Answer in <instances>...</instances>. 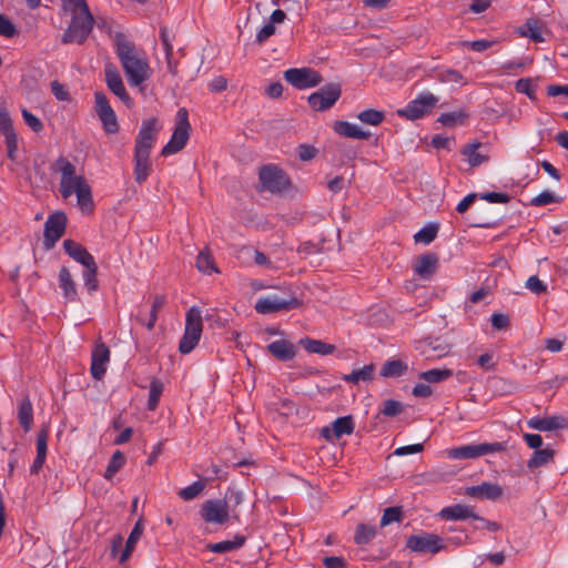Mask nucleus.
I'll return each instance as SVG.
<instances>
[{"label":"nucleus","mask_w":568,"mask_h":568,"mask_svg":"<svg viewBox=\"0 0 568 568\" xmlns=\"http://www.w3.org/2000/svg\"><path fill=\"white\" fill-rule=\"evenodd\" d=\"M116 54L131 85L138 87L149 79V63L141 57L134 43L123 33L115 34Z\"/></svg>","instance_id":"f257e3e1"},{"label":"nucleus","mask_w":568,"mask_h":568,"mask_svg":"<svg viewBox=\"0 0 568 568\" xmlns=\"http://www.w3.org/2000/svg\"><path fill=\"white\" fill-rule=\"evenodd\" d=\"M52 170L61 174L59 191L63 199L70 197L74 191L88 183L83 175L77 174L75 166L64 156L54 161Z\"/></svg>","instance_id":"f03ea898"},{"label":"nucleus","mask_w":568,"mask_h":568,"mask_svg":"<svg viewBox=\"0 0 568 568\" xmlns=\"http://www.w3.org/2000/svg\"><path fill=\"white\" fill-rule=\"evenodd\" d=\"M202 327L201 310L193 306L186 313L185 331L179 344L180 353L189 354L195 348L201 338Z\"/></svg>","instance_id":"7ed1b4c3"},{"label":"nucleus","mask_w":568,"mask_h":568,"mask_svg":"<svg viewBox=\"0 0 568 568\" xmlns=\"http://www.w3.org/2000/svg\"><path fill=\"white\" fill-rule=\"evenodd\" d=\"M191 124L189 113L185 108L179 109L176 113V123L170 141L163 146L161 154L163 156L180 152L187 143L190 138Z\"/></svg>","instance_id":"20e7f679"},{"label":"nucleus","mask_w":568,"mask_h":568,"mask_svg":"<svg viewBox=\"0 0 568 568\" xmlns=\"http://www.w3.org/2000/svg\"><path fill=\"white\" fill-rule=\"evenodd\" d=\"M93 24L94 19L91 13L72 16L69 27L62 36V42L84 43L93 29Z\"/></svg>","instance_id":"39448f33"},{"label":"nucleus","mask_w":568,"mask_h":568,"mask_svg":"<svg viewBox=\"0 0 568 568\" xmlns=\"http://www.w3.org/2000/svg\"><path fill=\"white\" fill-rule=\"evenodd\" d=\"M504 450H506V443H483L450 448L447 450V456L452 459H474Z\"/></svg>","instance_id":"423d86ee"},{"label":"nucleus","mask_w":568,"mask_h":568,"mask_svg":"<svg viewBox=\"0 0 568 568\" xmlns=\"http://www.w3.org/2000/svg\"><path fill=\"white\" fill-rule=\"evenodd\" d=\"M258 181L262 189L271 193H281L288 189L291 184L286 173L273 164H267L260 169Z\"/></svg>","instance_id":"0eeeda50"},{"label":"nucleus","mask_w":568,"mask_h":568,"mask_svg":"<svg viewBox=\"0 0 568 568\" xmlns=\"http://www.w3.org/2000/svg\"><path fill=\"white\" fill-rule=\"evenodd\" d=\"M302 305L303 302L292 294H288L287 297L267 295L257 300L255 311L260 314H272L281 311L298 308Z\"/></svg>","instance_id":"6e6552de"},{"label":"nucleus","mask_w":568,"mask_h":568,"mask_svg":"<svg viewBox=\"0 0 568 568\" xmlns=\"http://www.w3.org/2000/svg\"><path fill=\"white\" fill-rule=\"evenodd\" d=\"M406 547L413 552L418 554H438L446 549V545L443 539L430 532H422L418 535H410L406 539Z\"/></svg>","instance_id":"1a4fd4ad"},{"label":"nucleus","mask_w":568,"mask_h":568,"mask_svg":"<svg viewBox=\"0 0 568 568\" xmlns=\"http://www.w3.org/2000/svg\"><path fill=\"white\" fill-rule=\"evenodd\" d=\"M342 87L339 83H328L318 91L313 92L307 101L315 111H326L331 109L341 98Z\"/></svg>","instance_id":"9d476101"},{"label":"nucleus","mask_w":568,"mask_h":568,"mask_svg":"<svg viewBox=\"0 0 568 568\" xmlns=\"http://www.w3.org/2000/svg\"><path fill=\"white\" fill-rule=\"evenodd\" d=\"M284 79L295 89L305 90L322 83V75L311 68H292L284 72Z\"/></svg>","instance_id":"9b49d317"},{"label":"nucleus","mask_w":568,"mask_h":568,"mask_svg":"<svg viewBox=\"0 0 568 568\" xmlns=\"http://www.w3.org/2000/svg\"><path fill=\"white\" fill-rule=\"evenodd\" d=\"M160 130L161 125L156 118L144 120L136 135L134 153L150 155L154 140Z\"/></svg>","instance_id":"f8f14e48"},{"label":"nucleus","mask_w":568,"mask_h":568,"mask_svg":"<svg viewBox=\"0 0 568 568\" xmlns=\"http://www.w3.org/2000/svg\"><path fill=\"white\" fill-rule=\"evenodd\" d=\"M200 515L206 524L215 525H225L232 518L227 501L222 499L205 500L201 506Z\"/></svg>","instance_id":"ddd939ff"},{"label":"nucleus","mask_w":568,"mask_h":568,"mask_svg":"<svg viewBox=\"0 0 568 568\" xmlns=\"http://www.w3.org/2000/svg\"><path fill=\"white\" fill-rule=\"evenodd\" d=\"M437 101L438 98L433 93H423L415 100L410 101L405 109L398 110L397 113L398 115L405 116L409 120L420 119L430 113Z\"/></svg>","instance_id":"4468645a"},{"label":"nucleus","mask_w":568,"mask_h":568,"mask_svg":"<svg viewBox=\"0 0 568 568\" xmlns=\"http://www.w3.org/2000/svg\"><path fill=\"white\" fill-rule=\"evenodd\" d=\"M67 225V215L63 212L51 214L44 223V245L47 248L53 247L64 234Z\"/></svg>","instance_id":"2eb2a0df"},{"label":"nucleus","mask_w":568,"mask_h":568,"mask_svg":"<svg viewBox=\"0 0 568 568\" xmlns=\"http://www.w3.org/2000/svg\"><path fill=\"white\" fill-rule=\"evenodd\" d=\"M110 362V349L109 347L100 342L95 345L91 355V367L90 372L94 379L100 381L106 372V365Z\"/></svg>","instance_id":"dca6fc26"},{"label":"nucleus","mask_w":568,"mask_h":568,"mask_svg":"<svg viewBox=\"0 0 568 568\" xmlns=\"http://www.w3.org/2000/svg\"><path fill=\"white\" fill-rule=\"evenodd\" d=\"M355 428L354 419L351 415L336 418L331 427H324L321 435L327 440L338 439L344 435L353 434Z\"/></svg>","instance_id":"f3484780"},{"label":"nucleus","mask_w":568,"mask_h":568,"mask_svg":"<svg viewBox=\"0 0 568 568\" xmlns=\"http://www.w3.org/2000/svg\"><path fill=\"white\" fill-rule=\"evenodd\" d=\"M528 426L539 432H551L568 427V418L562 415L549 417H532L527 422Z\"/></svg>","instance_id":"a211bd4d"},{"label":"nucleus","mask_w":568,"mask_h":568,"mask_svg":"<svg viewBox=\"0 0 568 568\" xmlns=\"http://www.w3.org/2000/svg\"><path fill=\"white\" fill-rule=\"evenodd\" d=\"M438 256L435 253H426L416 257L413 268L423 280L430 278L437 270Z\"/></svg>","instance_id":"6ab92c4d"},{"label":"nucleus","mask_w":568,"mask_h":568,"mask_svg":"<svg viewBox=\"0 0 568 568\" xmlns=\"http://www.w3.org/2000/svg\"><path fill=\"white\" fill-rule=\"evenodd\" d=\"M466 495L473 498L497 500L503 496V488L498 484L481 483L466 488Z\"/></svg>","instance_id":"aec40b11"},{"label":"nucleus","mask_w":568,"mask_h":568,"mask_svg":"<svg viewBox=\"0 0 568 568\" xmlns=\"http://www.w3.org/2000/svg\"><path fill=\"white\" fill-rule=\"evenodd\" d=\"M105 81L108 88L119 97L126 105H130L131 98L129 97L120 73L112 65L105 68Z\"/></svg>","instance_id":"412c9836"},{"label":"nucleus","mask_w":568,"mask_h":568,"mask_svg":"<svg viewBox=\"0 0 568 568\" xmlns=\"http://www.w3.org/2000/svg\"><path fill=\"white\" fill-rule=\"evenodd\" d=\"M63 248L70 257L82 264L84 267L90 266L91 264L94 265L95 263L93 255L84 246L73 240H64Z\"/></svg>","instance_id":"4be33fe9"},{"label":"nucleus","mask_w":568,"mask_h":568,"mask_svg":"<svg viewBox=\"0 0 568 568\" xmlns=\"http://www.w3.org/2000/svg\"><path fill=\"white\" fill-rule=\"evenodd\" d=\"M268 353L281 362H287L295 357L296 347L287 339H277L267 345Z\"/></svg>","instance_id":"5701e85b"},{"label":"nucleus","mask_w":568,"mask_h":568,"mask_svg":"<svg viewBox=\"0 0 568 568\" xmlns=\"http://www.w3.org/2000/svg\"><path fill=\"white\" fill-rule=\"evenodd\" d=\"M175 39V34L169 30L166 27L160 28V40L162 42L165 60L168 64L169 71L175 75L178 73V64L173 61V40Z\"/></svg>","instance_id":"b1692460"},{"label":"nucleus","mask_w":568,"mask_h":568,"mask_svg":"<svg viewBox=\"0 0 568 568\" xmlns=\"http://www.w3.org/2000/svg\"><path fill=\"white\" fill-rule=\"evenodd\" d=\"M59 286L63 296L69 302L78 301L77 284L67 266H62L59 272Z\"/></svg>","instance_id":"393cba45"},{"label":"nucleus","mask_w":568,"mask_h":568,"mask_svg":"<svg viewBox=\"0 0 568 568\" xmlns=\"http://www.w3.org/2000/svg\"><path fill=\"white\" fill-rule=\"evenodd\" d=\"M481 146L483 144L480 142H470L465 144L460 150L462 155L465 156L471 168L479 166L489 160L488 154L478 151Z\"/></svg>","instance_id":"a878e982"},{"label":"nucleus","mask_w":568,"mask_h":568,"mask_svg":"<svg viewBox=\"0 0 568 568\" xmlns=\"http://www.w3.org/2000/svg\"><path fill=\"white\" fill-rule=\"evenodd\" d=\"M439 516L445 520H464L467 518H478L473 509L466 505L457 504L445 507L439 511Z\"/></svg>","instance_id":"bb28decb"},{"label":"nucleus","mask_w":568,"mask_h":568,"mask_svg":"<svg viewBox=\"0 0 568 568\" xmlns=\"http://www.w3.org/2000/svg\"><path fill=\"white\" fill-rule=\"evenodd\" d=\"M333 129L338 135L344 138L367 140L371 136L369 132L347 121H335Z\"/></svg>","instance_id":"cd10ccee"},{"label":"nucleus","mask_w":568,"mask_h":568,"mask_svg":"<svg viewBox=\"0 0 568 568\" xmlns=\"http://www.w3.org/2000/svg\"><path fill=\"white\" fill-rule=\"evenodd\" d=\"M151 171L150 155L134 153L133 174L135 182L142 184L149 178Z\"/></svg>","instance_id":"c85d7f7f"},{"label":"nucleus","mask_w":568,"mask_h":568,"mask_svg":"<svg viewBox=\"0 0 568 568\" xmlns=\"http://www.w3.org/2000/svg\"><path fill=\"white\" fill-rule=\"evenodd\" d=\"M300 344L304 347L305 351L313 354L320 355H329L333 354L336 349L335 345L327 344L320 339H313L310 337L302 338Z\"/></svg>","instance_id":"c756f323"},{"label":"nucleus","mask_w":568,"mask_h":568,"mask_svg":"<svg viewBox=\"0 0 568 568\" xmlns=\"http://www.w3.org/2000/svg\"><path fill=\"white\" fill-rule=\"evenodd\" d=\"M18 419L22 429L28 433L33 424V407L28 396L24 397L19 405Z\"/></svg>","instance_id":"7c9ffc66"},{"label":"nucleus","mask_w":568,"mask_h":568,"mask_svg":"<svg viewBox=\"0 0 568 568\" xmlns=\"http://www.w3.org/2000/svg\"><path fill=\"white\" fill-rule=\"evenodd\" d=\"M245 540L246 538L244 536L236 535L232 540L209 544L206 548L212 552L223 554L240 549L244 546Z\"/></svg>","instance_id":"2f4dec72"},{"label":"nucleus","mask_w":568,"mask_h":568,"mask_svg":"<svg viewBox=\"0 0 568 568\" xmlns=\"http://www.w3.org/2000/svg\"><path fill=\"white\" fill-rule=\"evenodd\" d=\"M143 532V525H142V520L139 519L133 529L131 530L128 539H126V542H125V547L120 556V562H124L129 559V557L131 556L138 540L140 539L141 535Z\"/></svg>","instance_id":"473e14b6"},{"label":"nucleus","mask_w":568,"mask_h":568,"mask_svg":"<svg viewBox=\"0 0 568 568\" xmlns=\"http://www.w3.org/2000/svg\"><path fill=\"white\" fill-rule=\"evenodd\" d=\"M556 452L551 448L535 450L531 458L527 462V467L532 470L545 466L555 459Z\"/></svg>","instance_id":"72a5a7b5"},{"label":"nucleus","mask_w":568,"mask_h":568,"mask_svg":"<svg viewBox=\"0 0 568 568\" xmlns=\"http://www.w3.org/2000/svg\"><path fill=\"white\" fill-rule=\"evenodd\" d=\"M78 200V205L83 213H89L93 211L94 202L92 197V190L89 183H85L83 186L79 187L74 191Z\"/></svg>","instance_id":"f704fd0d"},{"label":"nucleus","mask_w":568,"mask_h":568,"mask_svg":"<svg viewBox=\"0 0 568 568\" xmlns=\"http://www.w3.org/2000/svg\"><path fill=\"white\" fill-rule=\"evenodd\" d=\"M520 32L524 37L531 39L534 42L545 41L542 37L541 23L535 19H528L521 27Z\"/></svg>","instance_id":"c9c22d12"},{"label":"nucleus","mask_w":568,"mask_h":568,"mask_svg":"<svg viewBox=\"0 0 568 568\" xmlns=\"http://www.w3.org/2000/svg\"><path fill=\"white\" fill-rule=\"evenodd\" d=\"M407 364L400 359H392L384 363L381 368L383 377H399L407 372Z\"/></svg>","instance_id":"e433bc0d"},{"label":"nucleus","mask_w":568,"mask_h":568,"mask_svg":"<svg viewBox=\"0 0 568 568\" xmlns=\"http://www.w3.org/2000/svg\"><path fill=\"white\" fill-rule=\"evenodd\" d=\"M377 530L375 526L358 524L356 526L354 541L359 545H366L376 537Z\"/></svg>","instance_id":"4c0bfd02"},{"label":"nucleus","mask_w":568,"mask_h":568,"mask_svg":"<svg viewBox=\"0 0 568 568\" xmlns=\"http://www.w3.org/2000/svg\"><path fill=\"white\" fill-rule=\"evenodd\" d=\"M164 385L163 383L158 378H152L150 383V392H149V398H148V409L149 410H155L159 406L160 397L163 393Z\"/></svg>","instance_id":"58836bf2"},{"label":"nucleus","mask_w":568,"mask_h":568,"mask_svg":"<svg viewBox=\"0 0 568 568\" xmlns=\"http://www.w3.org/2000/svg\"><path fill=\"white\" fill-rule=\"evenodd\" d=\"M125 456L122 452L115 450L108 464L104 473V478L111 480L114 475L124 466Z\"/></svg>","instance_id":"ea45409f"},{"label":"nucleus","mask_w":568,"mask_h":568,"mask_svg":"<svg viewBox=\"0 0 568 568\" xmlns=\"http://www.w3.org/2000/svg\"><path fill=\"white\" fill-rule=\"evenodd\" d=\"M223 500L227 501L229 514L232 516L233 519H235L239 523L240 515L235 511V508L242 504L243 494L239 490L227 489Z\"/></svg>","instance_id":"a19ab883"},{"label":"nucleus","mask_w":568,"mask_h":568,"mask_svg":"<svg viewBox=\"0 0 568 568\" xmlns=\"http://www.w3.org/2000/svg\"><path fill=\"white\" fill-rule=\"evenodd\" d=\"M196 267L200 272L210 274L212 272H219L214 258L212 257L209 250H203L199 253L196 258Z\"/></svg>","instance_id":"79ce46f5"},{"label":"nucleus","mask_w":568,"mask_h":568,"mask_svg":"<svg viewBox=\"0 0 568 568\" xmlns=\"http://www.w3.org/2000/svg\"><path fill=\"white\" fill-rule=\"evenodd\" d=\"M374 366L366 365L363 368L353 371L351 374L344 375L343 379L348 383L357 384L361 381L367 382L373 378Z\"/></svg>","instance_id":"37998d69"},{"label":"nucleus","mask_w":568,"mask_h":568,"mask_svg":"<svg viewBox=\"0 0 568 568\" xmlns=\"http://www.w3.org/2000/svg\"><path fill=\"white\" fill-rule=\"evenodd\" d=\"M357 119L365 124L377 126L384 119L385 114L383 111L376 109H367L357 114Z\"/></svg>","instance_id":"c03bdc74"},{"label":"nucleus","mask_w":568,"mask_h":568,"mask_svg":"<svg viewBox=\"0 0 568 568\" xmlns=\"http://www.w3.org/2000/svg\"><path fill=\"white\" fill-rule=\"evenodd\" d=\"M419 378L425 379L428 383H439L443 381H446L447 378L453 376V371L448 368L444 369H430L426 372H422L419 375Z\"/></svg>","instance_id":"a18cd8bd"},{"label":"nucleus","mask_w":568,"mask_h":568,"mask_svg":"<svg viewBox=\"0 0 568 568\" xmlns=\"http://www.w3.org/2000/svg\"><path fill=\"white\" fill-rule=\"evenodd\" d=\"M98 274V265L94 263V265L87 266L83 271L82 277L84 282L85 288L89 291V293H93L99 287V282L97 278Z\"/></svg>","instance_id":"49530a36"},{"label":"nucleus","mask_w":568,"mask_h":568,"mask_svg":"<svg viewBox=\"0 0 568 568\" xmlns=\"http://www.w3.org/2000/svg\"><path fill=\"white\" fill-rule=\"evenodd\" d=\"M437 233H438V225L429 224V225L423 227L420 231H418L414 235V240L416 243L429 244L436 239Z\"/></svg>","instance_id":"de8ad7c7"},{"label":"nucleus","mask_w":568,"mask_h":568,"mask_svg":"<svg viewBox=\"0 0 568 568\" xmlns=\"http://www.w3.org/2000/svg\"><path fill=\"white\" fill-rule=\"evenodd\" d=\"M205 488V483L202 480L194 481L192 485L182 488L178 495L181 499L189 501L196 498Z\"/></svg>","instance_id":"09e8293b"},{"label":"nucleus","mask_w":568,"mask_h":568,"mask_svg":"<svg viewBox=\"0 0 568 568\" xmlns=\"http://www.w3.org/2000/svg\"><path fill=\"white\" fill-rule=\"evenodd\" d=\"M403 519V509L399 506L384 509L381 518V527H386L393 523H399Z\"/></svg>","instance_id":"8fccbe9b"},{"label":"nucleus","mask_w":568,"mask_h":568,"mask_svg":"<svg viewBox=\"0 0 568 568\" xmlns=\"http://www.w3.org/2000/svg\"><path fill=\"white\" fill-rule=\"evenodd\" d=\"M467 114L464 111H454L440 114L438 122L446 126H455L464 123Z\"/></svg>","instance_id":"3c124183"},{"label":"nucleus","mask_w":568,"mask_h":568,"mask_svg":"<svg viewBox=\"0 0 568 568\" xmlns=\"http://www.w3.org/2000/svg\"><path fill=\"white\" fill-rule=\"evenodd\" d=\"M65 10L72 16L91 13L85 0H62Z\"/></svg>","instance_id":"603ef678"},{"label":"nucleus","mask_w":568,"mask_h":568,"mask_svg":"<svg viewBox=\"0 0 568 568\" xmlns=\"http://www.w3.org/2000/svg\"><path fill=\"white\" fill-rule=\"evenodd\" d=\"M99 119L102 122L103 130L109 134H114L119 131V123L114 111L105 114H100Z\"/></svg>","instance_id":"864d4df0"},{"label":"nucleus","mask_w":568,"mask_h":568,"mask_svg":"<svg viewBox=\"0 0 568 568\" xmlns=\"http://www.w3.org/2000/svg\"><path fill=\"white\" fill-rule=\"evenodd\" d=\"M404 409V406L400 402L395 399H386L383 403V407L379 409V413L387 417H395L400 414Z\"/></svg>","instance_id":"5fc2aeb1"},{"label":"nucleus","mask_w":568,"mask_h":568,"mask_svg":"<svg viewBox=\"0 0 568 568\" xmlns=\"http://www.w3.org/2000/svg\"><path fill=\"white\" fill-rule=\"evenodd\" d=\"M560 197L555 195L550 191H544L534 199L530 200V205L532 206H545L550 203H559Z\"/></svg>","instance_id":"6e6d98bb"},{"label":"nucleus","mask_w":568,"mask_h":568,"mask_svg":"<svg viewBox=\"0 0 568 568\" xmlns=\"http://www.w3.org/2000/svg\"><path fill=\"white\" fill-rule=\"evenodd\" d=\"M436 79L443 83H458L463 80V75L455 69H447L438 71L436 73Z\"/></svg>","instance_id":"4d7b16f0"},{"label":"nucleus","mask_w":568,"mask_h":568,"mask_svg":"<svg viewBox=\"0 0 568 568\" xmlns=\"http://www.w3.org/2000/svg\"><path fill=\"white\" fill-rule=\"evenodd\" d=\"M516 91L526 94L530 100H536V89L530 79H519L515 84Z\"/></svg>","instance_id":"13d9d810"},{"label":"nucleus","mask_w":568,"mask_h":568,"mask_svg":"<svg viewBox=\"0 0 568 568\" xmlns=\"http://www.w3.org/2000/svg\"><path fill=\"white\" fill-rule=\"evenodd\" d=\"M94 99H95V112H97L98 116L100 114H105V113L113 111V109L111 108V105L109 103L106 95L103 92H95Z\"/></svg>","instance_id":"bf43d9fd"},{"label":"nucleus","mask_w":568,"mask_h":568,"mask_svg":"<svg viewBox=\"0 0 568 568\" xmlns=\"http://www.w3.org/2000/svg\"><path fill=\"white\" fill-rule=\"evenodd\" d=\"M48 436H49L48 428L43 427L37 436V455L38 456L47 457Z\"/></svg>","instance_id":"052dcab7"},{"label":"nucleus","mask_w":568,"mask_h":568,"mask_svg":"<svg viewBox=\"0 0 568 568\" xmlns=\"http://www.w3.org/2000/svg\"><path fill=\"white\" fill-rule=\"evenodd\" d=\"M526 287L537 295L547 292V285L542 281H540L539 277L536 275L528 277V280L526 281Z\"/></svg>","instance_id":"680f3d73"},{"label":"nucleus","mask_w":568,"mask_h":568,"mask_svg":"<svg viewBox=\"0 0 568 568\" xmlns=\"http://www.w3.org/2000/svg\"><path fill=\"white\" fill-rule=\"evenodd\" d=\"M17 33L14 24L3 14L0 13V36L11 38Z\"/></svg>","instance_id":"e2e57ef3"},{"label":"nucleus","mask_w":568,"mask_h":568,"mask_svg":"<svg viewBox=\"0 0 568 568\" xmlns=\"http://www.w3.org/2000/svg\"><path fill=\"white\" fill-rule=\"evenodd\" d=\"M22 116L32 131L40 132L43 129L42 122L27 109L22 110Z\"/></svg>","instance_id":"0e129e2a"},{"label":"nucleus","mask_w":568,"mask_h":568,"mask_svg":"<svg viewBox=\"0 0 568 568\" xmlns=\"http://www.w3.org/2000/svg\"><path fill=\"white\" fill-rule=\"evenodd\" d=\"M276 28L272 23H266L261 28V30L256 33L255 41L258 44L264 43L268 38L275 34Z\"/></svg>","instance_id":"69168bd1"},{"label":"nucleus","mask_w":568,"mask_h":568,"mask_svg":"<svg viewBox=\"0 0 568 568\" xmlns=\"http://www.w3.org/2000/svg\"><path fill=\"white\" fill-rule=\"evenodd\" d=\"M8 158L12 161L17 159L18 141L16 133H9L6 136Z\"/></svg>","instance_id":"338daca9"},{"label":"nucleus","mask_w":568,"mask_h":568,"mask_svg":"<svg viewBox=\"0 0 568 568\" xmlns=\"http://www.w3.org/2000/svg\"><path fill=\"white\" fill-rule=\"evenodd\" d=\"M317 154L316 148L310 144H301L298 146V158L302 161H310L314 159Z\"/></svg>","instance_id":"774afa93"}]
</instances>
